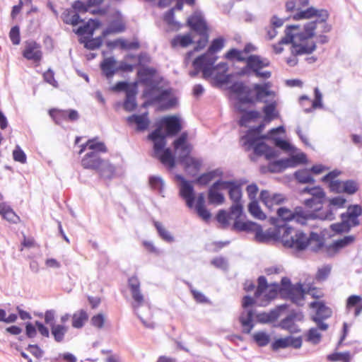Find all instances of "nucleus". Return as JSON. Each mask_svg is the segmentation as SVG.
Returning <instances> with one entry per match:
<instances>
[{"instance_id": "nucleus-1", "label": "nucleus", "mask_w": 362, "mask_h": 362, "mask_svg": "<svg viewBox=\"0 0 362 362\" xmlns=\"http://www.w3.org/2000/svg\"><path fill=\"white\" fill-rule=\"evenodd\" d=\"M181 119L176 115L166 116L159 122L156 129L148 135L153 144V156L165 166L172 170L175 167V156L170 148H165L167 138L177 136L182 130Z\"/></svg>"}, {"instance_id": "nucleus-2", "label": "nucleus", "mask_w": 362, "mask_h": 362, "mask_svg": "<svg viewBox=\"0 0 362 362\" xmlns=\"http://www.w3.org/2000/svg\"><path fill=\"white\" fill-rule=\"evenodd\" d=\"M228 89L240 97V103H248V107H255L257 103H267L268 100L264 98L274 95L272 90H264L259 83H255L251 88L243 81L233 82Z\"/></svg>"}, {"instance_id": "nucleus-3", "label": "nucleus", "mask_w": 362, "mask_h": 362, "mask_svg": "<svg viewBox=\"0 0 362 362\" xmlns=\"http://www.w3.org/2000/svg\"><path fill=\"white\" fill-rule=\"evenodd\" d=\"M188 133L185 131L173 141L175 151H179L178 162L189 175H195L200 170L202 161L190 156L192 146L187 142Z\"/></svg>"}, {"instance_id": "nucleus-4", "label": "nucleus", "mask_w": 362, "mask_h": 362, "mask_svg": "<svg viewBox=\"0 0 362 362\" xmlns=\"http://www.w3.org/2000/svg\"><path fill=\"white\" fill-rule=\"evenodd\" d=\"M310 245V250L317 252L325 246V241L317 233L310 232L309 236L303 231L298 230L289 240L284 241V247L293 249L296 252L305 250Z\"/></svg>"}, {"instance_id": "nucleus-5", "label": "nucleus", "mask_w": 362, "mask_h": 362, "mask_svg": "<svg viewBox=\"0 0 362 362\" xmlns=\"http://www.w3.org/2000/svg\"><path fill=\"white\" fill-rule=\"evenodd\" d=\"M276 214V218H279L280 223H286L287 221L294 220L301 225L306 224L308 221L315 220L316 217L333 218L331 211H329L325 215H318L317 210L315 212H309L303 206H296L293 211L286 207H280L277 209Z\"/></svg>"}, {"instance_id": "nucleus-6", "label": "nucleus", "mask_w": 362, "mask_h": 362, "mask_svg": "<svg viewBox=\"0 0 362 362\" xmlns=\"http://www.w3.org/2000/svg\"><path fill=\"white\" fill-rule=\"evenodd\" d=\"M232 230L236 232L255 233V240L259 243H269L272 240H279V232L269 230L264 232L261 225L251 221L236 220L232 226Z\"/></svg>"}, {"instance_id": "nucleus-7", "label": "nucleus", "mask_w": 362, "mask_h": 362, "mask_svg": "<svg viewBox=\"0 0 362 362\" xmlns=\"http://www.w3.org/2000/svg\"><path fill=\"white\" fill-rule=\"evenodd\" d=\"M245 105L248 106V103H240V97L237 95L234 108L237 112L240 114L238 124L241 127H247L249 123L255 122L261 117V114L259 111L247 110Z\"/></svg>"}, {"instance_id": "nucleus-8", "label": "nucleus", "mask_w": 362, "mask_h": 362, "mask_svg": "<svg viewBox=\"0 0 362 362\" xmlns=\"http://www.w3.org/2000/svg\"><path fill=\"white\" fill-rule=\"evenodd\" d=\"M177 180L181 182L180 188V196L185 200L189 208H192L195 202V194L192 183L187 180L182 175H176Z\"/></svg>"}, {"instance_id": "nucleus-9", "label": "nucleus", "mask_w": 362, "mask_h": 362, "mask_svg": "<svg viewBox=\"0 0 362 362\" xmlns=\"http://www.w3.org/2000/svg\"><path fill=\"white\" fill-rule=\"evenodd\" d=\"M187 25L198 35H206V33L209 31L207 23L200 11H195L189 16L187 21Z\"/></svg>"}, {"instance_id": "nucleus-10", "label": "nucleus", "mask_w": 362, "mask_h": 362, "mask_svg": "<svg viewBox=\"0 0 362 362\" xmlns=\"http://www.w3.org/2000/svg\"><path fill=\"white\" fill-rule=\"evenodd\" d=\"M302 337H293L291 335L287 336L284 338H279L273 341L271 344V349L273 351H277L281 349H286L288 347H293L296 349H300L302 346Z\"/></svg>"}, {"instance_id": "nucleus-11", "label": "nucleus", "mask_w": 362, "mask_h": 362, "mask_svg": "<svg viewBox=\"0 0 362 362\" xmlns=\"http://www.w3.org/2000/svg\"><path fill=\"white\" fill-rule=\"evenodd\" d=\"M217 57L203 54L195 58V64L201 66L203 78H209L213 74L214 64Z\"/></svg>"}, {"instance_id": "nucleus-12", "label": "nucleus", "mask_w": 362, "mask_h": 362, "mask_svg": "<svg viewBox=\"0 0 362 362\" xmlns=\"http://www.w3.org/2000/svg\"><path fill=\"white\" fill-rule=\"evenodd\" d=\"M325 199V198H317V197H312L311 198L306 199L304 201L303 204H304L305 206L307 208V211H308L309 212H315L317 210L318 215H325L329 212V211H331V212L333 215V218H332V219L327 218H321L320 217H316V218H315V219H320V220H322V221H324V220L333 221L335 218V216H334V214L332 208H329L325 211H322V205L324 202ZM305 209L306 210V209Z\"/></svg>"}, {"instance_id": "nucleus-13", "label": "nucleus", "mask_w": 362, "mask_h": 362, "mask_svg": "<svg viewBox=\"0 0 362 362\" xmlns=\"http://www.w3.org/2000/svg\"><path fill=\"white\" fill-rule=\"evenodd\" d=\"M127 285L130 290L132 298L134 300L133 307L134 309H136L139 308L144 301V296L141 293V284L138 277L136 275L129 277L128 279Z\"/></svg>"}, {"instance_id": "nucleus-14", "label": "nucleus", "mask_w": 362, "mask_h": 362, "mask_svg": "<svg viewBox=\"0 0 362 362\" xmlns=\"http://www.w3.org/2000/svg\"><path fill=\"white\" fill-rule=\"evenodd\" d=\"M250 148H252L255 154L258 156H264L267 160L277 158L280 155L279 151L274 149L262 140L258 141Z\"/></svg>"}, {"instance_id": "nucleus-15", "label": "nucleus", "mask_w": 362, "mask_h": 362, "mask_svg": "<svg viewBox=\"0 0 362 362\" xmlns=\"http://www.w3.org/2000/svg\"><path fill=\"white\" fill-rule=\"evenodd\" d=\"M40 49V45L35 41L26 42L23 57L28 60L40 62L42 58V52Z\"/></svg>"}, {"instance_id": "nucleus-16", "label": "nucleus", "mask_w": 362, "mask_h": 362, "mask_svg": "<svg viewBox=\"0 0 362 362\" xmlns=\"http://www.w3.org/2000/svg\"><path fill=\"white\" fill-rule=\"evenodd\" d=\"M50 115L57 124H60L62 121L75 122L79 118L78 111L73 109L52 110L50 111Z\"/></svg>"}, {"instance_id": "nucleus-17", "label": "nucleus", "mask_w": 362, "mask_h": 362, "mask_svg": "<svg viewBox=\"0 0 362 362\" xmlns=\"http://www.w3.org/2000/svg\"><path fill=\"white\" fill-rule=\"evenodd\" d=\"M148 115L147 112L141 115L133 114L127 118V122L129 126L135 124L137 132H144L148 128L150 124Z\"/></svg>"}, {"instance_id": "nucleus-18", "label": "nucleus", "mask_w": 362, "mask_h": 362, "mask_svg": "<svg viewBox=\"0 0 362 362\" xmlns=\"http://www.w3.org/2000/svg\"><path fill=\"white\" fill-rule=\"evenodd\" d=\"M288 308L286 304L277 306L275 309L271 310L269 313L262 312L256 315L257 321L261 324H268L275 322L279 317L280 313Z\"/></svg>"}, {"instance_id": "nucleus-19", "label": "nucleus", "mask_w": 362, "mask_h": 362, "mask_svg": "<svg viewBox=\"0 0 362 362\" xmlns=\"http://www.w3.org/2000/svg\"><path fill=\"white\" fill-rule=\"evenodd\" d=\"M298 315L302 317L301 313H297L294 311L291 312L289 315H288L285 318L282 319L279 323L278 327L281 329L287 330L291 334L298 333L300 332L298 326L295 323V320H300V318L298 317Z\"/></svg>"}, {"instance_id": "nucleus-20", "label": "nucleus", "mask_w": 362, "mask_h": 362, "mask_svg": "<svg viewBox=\"0 0 362 362\" xmlns=\"http://www.w3.org/2000/svg\"><path fill=\"white\" fill-rule=\"evenodd\" d=\"M356 240L354 235L344 236L343 238L337 240L329 245H325V251L328 257H333L341 249L348 246L354 243Z\"/></svg>"}, {"instance_id": "nucleus-21", "label": "nucleus", "mask_w": 362, "mask_h": 362, "mask_svg": "<svg viewBox=\"0 0 362 362\" xmlns=\"http://www.w3.org/2000/svg\"><path fill=\"white\" fill-rule=\"evenodd\" d=\"M270 223L275 226V231L279 232V240L278 241H281L283 246H284V241L289 240L290 236L292 235L291 233L293 228L286 223H280L278 218L271 217Z\"/></svg>"}, {"instance_id": "nucleus-22", "label": "nucleus", "mask_w": 362, "mask_h": 362, "mask_svg": "<svg viewBox=\"0 0 362 362\" xmlns=\"http://www.w3.org/2000/svg\"><path fill=\"white\" fill-rule=\"evenodd\" d=\"M105 160L95 151L87 153L81 160V165L86 169L98 170Z\"/></svg>"}, {"instance_id": "nucleus-23", "label": "nucleus", "mask_w": 362, "mask_h": 362, "mask_svg": "<svg viewBox=\"0 0 362 362\" xmlns=\"http://www.w3.org/2000/svg\"><path fill=\"white\" fill-rule=\"evenodd\" d=\"M220 188L223 189L222 180H218L210 187L208 193V199L210 204H221L223 203L224 196L218 191Z\"/></svg>"}, {"instance_id": "nucleus-24", "label": "nucleus", "mask_w": 362, "mask_h": 362, "mask_svg": "<svg viewBox=\"0 0 362 362\" xmlns=\"http://www.w3.org/2000/svg\"><path fill=\"white\" fill-rule=\"evenodd\" d=\"M223 189L228 190L229 198L233 202H240L242 190L240 184H237L236 182L233 180H223Z\"/></svg>"}, {"instance_id": "nucleus-25", "label": "nucleus", "mask_w": 362, "mask_h": 362, "mask_svg": "<svg viewBox=\"0 0 362 362\" xmlns=\"http://www.w3.org/2000/svg\"><path fill=\"white\" fill-rule=\"evenodd\" d=\"M286 294L293 303H297L298 300L304 299V296L306 294V290L303 288V286L300 282H298L296 284L292 285Z\"/></svg>"}, {"instance_id": "nucleus-26", "label": "nucleus", "mask_w": 362, "mask_h": 362, "mask_svg": "<svg viewBox=\"0 0 362 362\" xmlns=\"http://www.w3.org/2000/svg\"><path fill=\"white\" fill-rule=\"evenodd\" d=\"M0 215L11 223H18L20 221V217L6 202L0 203Z\"/></svg>"}, {"instance_id": "nucleus-27", "label": "nucleus", "mask_w": 362, "mask_h": 362, "mask_svg": "<svg viewBox=\"0 0 362 362\" xmlns=\"http://www.w3.org/2000/svg\"><path fill=\"white\" fill-rule=\"evenodd\" d=\"M316 48L317 45L315 42H312L310 45L293 43L291 52L294 57L297 55L310 54H312Z\"/></svg>"}, {"instance_id": "nucleus-28", "label": "nucleus", "mask_w": 362, "mask_h": 362, "mask_svg": "<svg viewBox=\"0 0 362 362\" xmlns=\"http://www.w3.org/2000/svg\"><path fill=\"white\" fill-rule=\"evenodd\" d=\"M116 62L113 57H107L101 62L100 69L107 78H112L117 73Z\"/></svg>"}, {"instance_id": "nucleus-29", "label": "nucleus", "mask_w": 362, "mask_h": 362, "mask_svg": "<svg viewBox=\"0 0 362 362\" xmlns=\"http://www.w3.org/2000/svg\"><path fill=\"white\" fill-rule=\"evenodd\" d=\"M317 21H311L304 24L303 32L297 33V37L300 42L306 41L315 35Z\"/></svg>"}, {"instance_id": "nucleus-30", "label": "nucleus", "mask_w": 362, "mask_h": 362, "mask_svg": "<svg viewBox=\"0 0 362 362\" xmlns=\"http://www.w3.org/2000/svg\"><path fill=\"white\" fill-rule=\"evenodd\" d=\"M265 104L266 105L262 107V112L264 114V121L270 122L279 117V112L276 110L277 102L272 100Z\"/></svg>"}, {"instance_id": "nucleus-31", "label": "nucleus", "mask_w": 362, "mask_h": 362, "mask_svg": "<svg viewBox=\"0 0 362 362\" xmlns=\"http://www.w3.org/2000/svg\"><path fill=\"white\" fill-rule=\"evenodd\" d=\"M118 45L122 49L124 50L138 49L140 47V43L138 40L129 42L124 39L119 38L114 41H109L107 42V47L110 48H113Z\"/></svg>"}, {"instance_id": "nucleus-32", "label": "nucleus", "mask_w": 362, "mask_h": 362, "mask_svg": "<svg viewBox=\"0 0 362 362\" xmlns=\"http://www.w3.org/2000/svg\"><path fill=\"white\" fill-rule=\"evenodd\" d=\"M291 168L288 158H282L269 161L267 165L268 171L272 173H279Z\"/></svg>"}, {"instance_id": "nucleus-33", "label": "nucleus", "mask_w": 362, "mask_h": 362, "mask_svg": "<svg viewBox=\"0 0 362 362\" xmlns=\"http://www.w3.org/2000/svg\"><path fill=\"white\" fill-rule=\"evenodd\" d=\"M100 25V22L98 19H90L86 24L79 26L76 30L78 35L88 34L92 35L95 29Z\"/></svg>"}, {"instance_id": "nucleus-34", "label": "nucleus", "mask_w": 362, "mask_h": 362, "mask_svg": "<svg viewBox=\"0 0 362 362\" xmlns=\"http://www.w3.org/2000/svg\"><path fill=\"white\" fill-rule=\"evenodd\" d=\"M295 180L300 184H313L315 180L308 168L296 170L293 174Z\"/></svg>"}, {"instance_id": "nucleus-35", "label": "nucleus", "mask_w": 362, "mask_h": 362, "mask_svg": "<svg viewBox=\"0 0 362 362\" xmlns=\"http://www.w3.org/2000/svg\"><path fill=\"white\" fill-rule=\"evenodd\" d=\"M253 317H254V310L252 309H249L247 310V316L243 317V315L240 316L239 322L243 327V332L245 334L250 333L251 330L253 329L255 325L253 323Z\"/></svg>"}, {"instance_id": "nucleus-36", "label": "nucleus", "mask_w": 362, "mask_h": 362, "mask_svg": "<svg viewBox=\"0 0 362 362\" xmlns=\"http://www.w3.org/2000/svg\"><path fill=\"white\" fill-rule=\"evenodd\" d=\"M126 25L121 19L113 20L110 22L109 26L103 31V36L112 33H120L125 30Z\"/></svg>"}, {"instance_id": "nucleus-37", "label": "nucleus", "mask_w": 362, "mask_h": 362, "mask_svg": "<svg viewBox=\"0 0 362 362\" xmlns=\"http://www.w3.org/2000/svg\"><path fill=\"white\" fill-rule=\"evenodd\" d=\"M156 72V70L154 68L144 66L138 71L137 75L141 83L144 84L154 81L153 77Z\"/></svg>"}, {"instance_id": "nucleus-38", "label": "nucleus", "mask_w": 362, "mask_h": 362, "mask_svg": "<svg viewBox=\"0 0 362 362\" xmlns=\"http://www.w3.org/2000/svg\"><path fill=\"white\" fill-rule=\"evenodd\" d=\"M98 170L100 177L107 180H112L115 175V166L105 161Z\"/></svg>"}, {"instance_id": "nucleus-39", "label": "nucleus", "mask_w": 362, "mask_h": 362, "mask_svg": "<svg viewBox=\"0 0 362 362\" xmlns=\"http://www.w3.org/2000/svg\"><path fill=\"white\" fill-rule=\"evenodd\" d=\"M67 331L68 327L64 325H52L51 326V333L55 341L58 343L64 341Z\"/></svg>"}, {"instance_id": "nucleus-40", "label": "nucleus", "mask_w": 362, "mask_h": 362, "mask_svg": "<svg viewBox=\"0 0 362 362\" xmlns=\"http://www.w3.org/2000/svg\"><path fill=\"white\" fill-rule=\"evenodd\" d=\"M310 307L316 310V315L314 317H324L329 315V317L331 315L330 309L326 306L323 301H313L310 303Z\"/></svg>"}, {"instance_id": "nucleus-41", "label": "nucleus", "mask_w": 362, "mask_h": 362, "mask_svg": "<svg viewBox=\"0 0 362 362\" xmlns=\"http://www.w3.org/2000/svg\"><path fill=\"white\" fill-rule=\"evenodd\" d=\"M193 42V40L190 34L177 35L171 41L172 47L180 46L186 47Z\"/></svg>"}, {"instance_id": "nucleus-42", "label": "nucleus", "mask_w": 362, "mask_h": 362, "mask_svg": "<svg viewBox=\"0 0 362 362\" xmlns=\"http://www.w3.org/2000/svg\"><path fill=\"white\" fill-rule=\"evenodd\" d=\"M171 94V90L170 89H165V90H162L160 91V93L158 95H156L154 98H148L146 101H145L143 105H142V107H146L152 104H154L156 103H161V102H163L164 100H165L166 99L168 98V97Z\"/></svg>"}, {"instance_id": "nucleus-43", "label": "nucleus", "mask_w": 362, "mask_h": 362, "mask_svg": "<svg viewBox=\"0 0 362 362\" xmlns=\"http://www.w3.org/2000/svg\"><path fill=\"white\" fill-rule=\"evenodd\" d=\"M148 183L151 188L157 192L158 194H162L164 191L165 182L161 177L157 175H151L148 177Z\"/></svg>"}, {"instance_id": "nucleus-44", "label": "nucleus", "mask_w": 362, "mask_h": 362, "mask_svg": "<svg viewBox=\"0 0 362 362\" xmlns=\"http://www.w3.org/2000/svg\"><path fill=\"white\" fill-rule=\"evenodd\" d=\"M252 339L258 346L264 347L270 342V336L266 332L258 331L253 334Z\"/></svg>"}, {"instance_id": "nucleus-45", "label": "nucleus", "mask_w": 362, "mask_h": 362, "mask_svg": "<svg viewBox=\"0 0 362 362\" xmlns=\"http://www.w3.org/2000/svg\"><path fill=\"white\" fill-rule=\"evenodd\" d=\"M248 211L252 216L259 220H264L267 217L256 200L250 202L248 204Z\"/></svg>"}, {"instance_id": "nucleus-46", "label": "nucleus", "mask_w": 362, "mask_h": 362, "mask_svg": "<svg viewBox=\"0 0 362 362\" xmlns=\"http://www.w3.org/2000/svg\"><path fill=\"white\" fill-rule=\"evenodd\" d=\"M144 84L146 85V88L143 91L144 98H148L149 99L154 98L156 96L153 95L155 92H158L159 94L163 90L159 87L158 83L156 81Z\"/></svg>"}, {"instance_id": "nucleus-47", "label": "nucleus", "mask_w": 362, "mask_h": 362, "mask_svg": "<svg viewBox=\"0 0 362 362\" xmlns=\"http://www.w3.org/2000/svg\"><path fill=\"white\" fill-rule=\"evenodd\" d=\"M241 139L242 140H245L243 145H248L250 148L258 141L264 139V138L262 137V135L258 136L251 128L246 132L245 134L243 136Z\"/></svg>"}, {"instance_id": "nucleus-48", "label": "nucleus", "mask_w": 362, "mask_h": 362, "mask_svg": "<svg viewBox=\"0 0 362 362\" xmlns=\"http://www.w3.org/2000/svg\"><path fill=\"white\" fill-rule=\"evenodd\" d=\"M154 226L156 228L159 236L164 241L169 243H171L175 241V238L173 237V235H172L168 230L165 229L160 222L155 221Z\"/></svg>"}, {"instance_id": "nucleus-49", "label": "nucleus", "mask_w": 362, "mask_h": 362, "mask_svg": "<svg viewBox=\"0 0 362 362\" xmlns=\"http://www.w3.org/2000/svg\"><path fill=\"white\" fill-rule=\"evenodd\" d=\"M327 359L329 361L337 362V361H342V362H350L351 361V354L349 351L345 352H334L327 355Z\"/></svg>"}, {"instance_id": "nucleus-50", "label": "nucleus", "mask_w": 362, "mask_h": 362, "mask_svg": "<svg viewBox=\"0 0 362 362\" xmlns=\"http://www.w3.org/2000/svg\"><path fill=\"white\" fill-rule=\"evenodd\" d=\"M250 60L252 64H250L251 67L255 69H262L264 67H268L270 66V62L269 59L264 58L261 59L260 56L256 54L250 55Z\"/></svg>"}, {"instance_id": "nucleus-51", "label": "nucleus", "mask_w": 362, "mask_h": 362, "mask_svg": "<svg viewBox=\"0 0 362 362\" xmlns=\"http://www.w3.org/2000/svg\"><path fill=\"white\" fill-rule=\"evenodd\" d=\"M318 12V9L311 6L304 11L296 13L293 15V18L296 21L300 19H310L315 17Z\"/></svg>"}, {"instance_id": "nucleus-52", "label": "nucleus", "mask_w": 362, "mask_h": 362, "mask_svg": "<svg viewBox=\"0 0 362 362\" xmlns=\"http://www.w3.org/2000/svg\"><path fill=\"white\" fill-rule=\"evenodd\" d=\"M225 40L222 37L214 39L209 45L207 52L205 54L208 55L214 54L220 51L224 46Z\"/></svg>"}, {"instance_id": "nucleus-53", "label": "nucleus", "mask_w": 362, "mask_h": 362, "mask_svg": "<svg viewBox=\"0 0 362 362\" xmlns=\"http://www.w3.org/2000/svg\"><path fill=\"white\" fill-rule=\"evenodd\" d=\"M358 189L359 185L357 181L354 180H346L343 181V187L341 189L343 193L354 194L358 190Z\"/></svg>"}, {"instance_id": "nucleus-54", "label": "nucleus", "mask_w": 362, "mask_h": 362, "mask_svg": "<svg viewBox=\"0 0 362 362\" xmlns=\"http://www.w3.org/2000/svg\"><path fill=\"white\" fill-rule=\"evenodd\" d=\"M302 194H309L313 197L325 198L326 194L320 186L313 187H305L301 190Z\"/></svg>"}, {"instance_id": "nucleus-55", "label": "nucleus", "mask_w": 362, "mask_h": 362, "mask_svg": "<svg viewBox=\"0 0 362 362\" xmlns=\"http://www.w3.org/2000/svg\"><path fill=\"white\" fill-rule=\"evenodd\" d=\"M88 318L87 313L83 310H81L78 315L74 314L73 315L72 326L74 328H81L84 325V322L86 321Z\"/></svg>"}, {"instance_id": "nucleus-56", "label": "nucleus", "mask_w": 362, "mask_h": 362, "mask_svg": "<svg viewBox=\"0 0 362 362\" xmlns=\"http://www.w3.org/2000/svg\"><path fill=\"white\" fill-rule=\"evenodd\" d=\"M87 144L88 145V148L92 150V151L97 152L99 153L100 152L105 153L107 149L105 144L102 141H95V139H89L87 141Z\"/></svg>"}, {"instance_id": "nucleus-57", "label": "nucleus", "mask_w": 362, "mask_h": 362, "mask_svg": "<svg viewBox=\"0 0 362 362\" xmlns=\"http://www.w3.org/2000/svg\"><path fill=\"white\" fill-rule=\"evenodd\" d=\"M314 95H315V99L312 102V107L305 108L304 110L305 112H306V113H309V112H312V108L316 109V108L322 107V93L318 88H315L314 89Z\"/></svg>"}, {"instance_id": "nucleus-58", "label": "nucleus", "mask_w": 362, "mask_h": 362, "mask_svg": "<svg viewBox=\"0 0 362 362\" xmlns=\"http://www.w3.org/2000/svg\"><path fill=\"white\" fill-rule=\"evenodd\" d=\"M331 230L337 234L343 233H349L350 231V226L346 221L335 223L330 226Z\"/></svg>"}, {"instance_id": "nucleus-59", "label": "nucleus", "mask_w": 362, "mask_h": 362, "mask_svg": "<svg viewBox=\"0 0 362 362\" xmlns=\"http://www.w3.org/2000/svg\"><path fill=\"white\" fill-rule=\"evenodd\" d=\"M257 286L255 291L256 298L262 296L268 287L267 280L264 276H260L257 279Z\"/></svg>"}, {"instance_id": "nucleus-60", "label": "nucleus", "mask_w": 362, "mask_h": 362, "mask_svg": "<svg viewBox=\"0 0 362 362\" xmlns=\"http://www.w3.org/2000/svg\"><path fill=\"white\" fill-rule=\"evenodd\" d=\"M288 158L291 168H294L299 164H305L308 161L307 156L304 153H298Z\"/></svg>"}, {"instance_id": "nucleus-61", "label": "nucleus", "mask_w": 362, "mask_h": 362, "mask_svg": "<svg viewBox=\"0 0 362 362\" xmlns=\"http://www.w3.org/2000/svg\"><path fill=\"white\" fill-rule=\"evenodd\" d=\"M103 35L95 38L88 39L84 45V47L90 50H95L99 48L103 44Z\"/></svg>"}, {"instance_id": "nucleus-62", "label": "nucleus", "mask_w": 362, "mask_h": 362, "mask_svg": "<svg viewBox=\"0 0 362 362\" xmlns=\"http://www.w3.org/2000/svg\"><path fill=\"white\" fill-rule=\"evenodd\" d=\"M230 214V216L235 215L236 220H240V217L242 216L243 213V207L241 202H233L231 206L229 208V211L228 212Z\"/></svg>"}, {"instance_id": "nucleus-63", "label": "nucleus", "mask_w": 362, "mask_h": 362, "mask_svg": "<svg viewBox=\"0 0 362 362\" xmlns=\"http://www.w3.org/2000/svg\"><path fill=\"white\" fill-rule=\"evenodd\" d=\"M187 285L189 286L190 292L192 293L193 298L197 302L201 303H207L209 302V300L205 296V295L202 292L195 290L191 284L187 283Z\"/></svg>"}, {"instance_id": "nucleus-64", "label": "nucleus", "mask_w": 362, "mask_h": 362, "mask_svg": "<svg viewBox=\"0 0 362 362\" xmlns=\"http://www.w3.org/2000/svg\"><path fill=\"white\" fill-rule=\"evenodd\" d=\"M13 158L15 161L21 163H26V155L19 146H16L13 151Z\"/></svg>"}]
</instances>
